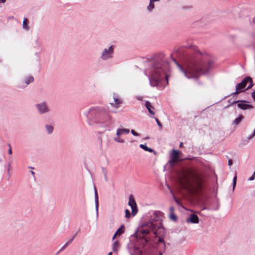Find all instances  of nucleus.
I'll list each match as a JSON object with an SVG mask.
<instances>
[{"mask_svg": "<svg viewBox=\"0 0 255 255\" xmlns=\"http://www.w3.org/2000/svg\"><path fill=\"white\" fill-rule=\"evenodd\" d=\"M128 205L130 206L131 208L132 214L135 215L137 212V208L135 201L132 195L129 196Z\"/></svg>", "mask_w": 255, "mask_h": 255, "instance_id": "6e6552de", "label": "nucleus"}, {"mask_svg": "<svg viewBox=\"0 0 255 255\" xmlns=\"http://www.w3.org/2000/svg\"><path fill=\"white\" fill-rule=\"evenodd\" d=\"M34 81V78L32 76H29L25 79V83L27 85L32 82Z\"/></svg>", "mask_w": 255, "mask_h": 255, "instance_id": "4be33fe9", "label": "nucleus"}, {"mask_svg": "<svg viewBox=\"0 0 255 255\" xmlns=\"http://www.w3.org/2000/svg\"><path fill=\"white\" fill-rule=\"evenodd\" d=\"M154 2L150 0L149 4L148 6L147 7L148 10L151 11V10H152L154 8Z\"/></svg>", "mask_w": 255, "mask_h": 255, "instance_id": "5701e85b", "label": "nucleus"}, {"mask_svg": "<svg viewBox=\"0 0 255 255\" xmlns=\"http://www.w3.org/2000/svg\"><path fill=\"white\" fill-rule=\"evenodd\" d=\"M247 103L249 102L246 100H237L234 101L231 103V105L238 103V108L243 110L254 108L253 106H252V105L247 104Z\"/></svg>", "mask_w": 255, "mask_h": 255, "instance_id": "423d86ee", "label": "nucleus"}, {"mask_svg": "<svg viewBox=\"0 0 255 255\" xmlns=\"http://www.w3.org/2000/svg\"><path fill=\"white\" fill-rule=\"evenodd\" d=\"M114 47V46L112 45L110 47L109 49H105L102 55V59H107L111 58L112 57Z\"/></svg>", "mask_w": 255, "mask_h": 255, "instance_id": "1a4fd4ad", "label": "nucleus"}, {"mask_svg": "<svg viewBox=\"0 0 255 255\" xmlns=\"http://www.w3.org/2000/svg\"><path fill=\"white\" fill-rule=\"evenodd\" d=\"M95 203H96V209H97V210H98V205H99V201H98V192H97L96 187H95Z\"/></svg>", "mask_w": 255, "mask_h": 255, "instance_id": "6ab92c4d", "label": "nucleus"}, {"mask_svg": "<svg viewBox=\"0 0 255 255\" xmlns=\"http://www.w3.org/2000/svg\"><path fill=\"white\" fill-rule=\"evenodd\" d=\"M252 98H253V99L254 100V101H255V91L254 92H253V93L252 94Z\"/></svg>", "mask_w": 255, "mask_h": 255, "instance_id": "f704fd0d", "label": "nucleus"}, {"mask_svg": "<svg viewBox=\"0 0 255 255\" xmlns=\"http://www.w3.org/2000/svg\"><path fill=\"white\" fill-rule=\"evenodd\" d=\"M172 59L185 76L189 79H198L213 68L211 56L200 51L195 45L181 47L175 50Z\"/></svg>", "mask_w": 255, "mask_h": 255, "instance_id": "f257e3e1", "label": "nucleus"}, {"mask_svg": "<svg viewBox=\"0 0 255 255\" xmlns=\"http://www.w3.org/2000/svg\"><path fill=\"white\" fill-rule=\"evenodd\" d=\"M246 79H244L241 83L237 84L236 86V91L232 93L233 96L237 95L241 92H244V88L247 86Z\"/></svg>", "mask_w": 255, "mask_h": 255, "instance_id": "0eeeda50", "label": "nucleus"}, {"mask_svg": "<svg viewBox=\"0 0 255 255\" xmlns=\"http://www.w3.org/2000/svg\"><path fill=\"white\" fill-rule=\"evenodd\" d=\"M170 218L173 221H176L177 220V217L174 212L170 213Z\"/></svg>", "mask_w": 255, "mask_h": 255, "instance_id": "393cba45", "label": "nucleus"}, {"mask_svg": "<svg viewBox=\"0 0 255 255\" xmlns=\"http://www.w3.org/2000/svg\"><path fill=\"white\" fill-rule=\"evenodd\" d=\"M125 232V226L124 225L121 226V227L116 232L113 239L114 240L117 236H120Z\"/></svg>", "mask_w": 255, "mask_h": 255, "instance_id": "ddd939ff", "label": "nucleus"}, {"mask_svg": "<svg viewBox=\"0 0 255 255\" xmlns=\"http://www.w3.org/2000/svg\"><path fill=\"white\" fill-rule=\"evenodd\" d=\"M145 106L150 114L152 115H155V112L153 111L154 110V108L152 106L151 104L149 102L146 101L145 102Z\"/></svg>", "mask_w": 255, "mask_h": 255, "instance_id": "f8f14e48", "label": "nucleus"}, {"mask_svg": "<svg viewBox=\"0 0 255 255\" xmlns=\"http://www.w3.org/2000/svg\"><path fill=\"white\" fill-rule=\"evenodd\" d=\"M170 213H173L174 211V208L173 207H171L169 209Z\"/></svg>", "mask_w": 255, "mask_h": 255, "instance_id": "e433bc0d", "label": "nucleus"}, {"mask_svg": "<svg viewBox=\"0 0 255 255\" xmlns=\"http://www.w3.org/2000/svg\"><path fill=\"white\" fill-rule=\"evenodd\" d=\"M244 118V116H243L241 115H240L237 118H236L235 120L233 121V124L236 125V126L238 125Z\"/></svg>", "mask_w": 255, "mask_h": 255, "instance_id": "dca6fc26", "label": "nucleus"}, {"mask_svg": "<svg viewBox=\"0 0 255 255\" xmlns=\"http://www.w3.org/2000/svg\"><path fill=\"white\" fill-rule=\"evenodd\" d=\"M37 107L40 113H43L48 111V108L45 103L37 104Z\"/></svg>", "mask_w": 255, "mask_h": 255, "instance_id": "9b49d317", "label": "nucleus"}, {"mask_svg": "<svg viewBox=\"0 0 255 255\" xmlns=\"http://www.w3.org/2000/svg\"><path fill=\"white\" fill-rule=\"evenodd\" d=\"M255 176H254V174H253V175L249 178V180L251 181L253 180L255 178Z\"/></svg>", "mask_w": 255, "mask_h": 255, "instance_id": "4c0bfd02", "label": "nucleus"}, {"mask_svg": "<svg viewBox=\"0 0 255 255\" xmlns=\"http://www.w3.org/2000/svg\"><path fill=\"white\" fill-rule=\"evenodd\" d=\"M114 99H115L116 107H118L119 105L122 103V101L121 100H120L118 98H114Z\"/></svg>", "mask_w": 255, "mask_h": 255, "instance_id": "bb28decb", "label": "nucleus"}, {"mask_svg": "<svg viewBox=\"0 0 255 255\" xmlns=\"http://www.w3.org/2000/svg\"><path fill=\"white\" fill-rule=\"evenodd\" d=\"M8 146H9V149H8V153H9V154H11V153H12V150H11V148L10 144H8Z\"/></svg>", "mask_w": 255, "mask_h": 255, "instance_id": "473e14b6", "label": "nucleus"}, {"mask_svg": "<svg viewBox=\"0 0 255 255\" xmlns=\"http://www.w3.org/2000/svg\"><path fill=\"white\" fill-rule=\"evenodd\" d=\"M245 79H246V81H247V84L249 82L250 83V84H249V86L248 87V88H247V90L250 89L251 88H252L253 85H254V84H253V80L252 79L251 77H247L246 78H245Z\"/></svg>", "mask_w": 255, "mask_h": 255, "instance_id": "a211bd4d", "label": "nucleus"}, {"mask_svg": "<svg viewBox=\"0 0 255 255\" xmlns=\"http://www.w3.org/2000/svg\"><path fill=\"white\" fill-rule=\"evenodd\" d=\"M155 121L158 125V126L161 129L162 128V126L160 122L159 121V120L157 118H155Z\"/></svg>", "mask_w": 255, "mask_h": 255, "instance_id": "c756f323", "label": "nucleus"}, {"mask_svg": "<svg viewBox=\"0 0 255 255\" xmlns=\"http://www.w3.org/2000/svg\"><path fill=\"white\" fill-rule=\"evenodd\" d=\"M253 174H254V176H255V172Z\"/></svg>", "mask_w": 255, "mask_h": 255, "instance_id": "c03bdc74", "label": "nucleus"}, {"mask_svg": "<svg viewBox=\"0 0 255 255\" xmlns=\"http://www.w3.org/2000/svg\"><path fill=\"white\" fill-rule=\"evenodd\" d=\"M139 147L142 149H144V150L149 151L150 152H152L153 151V150L152 149L148 147L144 144H140Z\"/></svg>", "mask_w": 255, "mask_h": 255, "instance_id": "aec40b11", "label": "nucleus"}, {"mask_svg": "<svg viewBox=\"0 0 255 255\" xmlns=\"http://www.w3.org/2000/svg\"><path fill=\"white\" fill-rule=\"evenodd\" d=\"M108 255H112V252L109 253Z\"/></svg>", "mask_w": 255, "mask_h": 255, "instance_id": "79ce46f5", "label": "nucleus"}, {"mask_svg": "<svg viewBox=\"0 0 255 255\" xmlns=\"http://www.w3.org/2000/svg\"><path fill=\"white\" fill-rule=\"evenodd\" d=\"M187 222H190L193 223H198L199 222V218L196 215H192L187 220Z\"/></svg>", "mask_w": 255, "mask_h": 255, "instance_id": "2eb2a0df", "label": "nucleus"}, {"mask_svg": "<svg viewBox=\"0 0 255 255\" xmlns=\"http://www.w3.org/2000/svg\"><path fill=\"white\" fill-rule=\"evenodd\" d=\"M254 136H252V135H250L248 138L249 139H251Z\"/></svg>", "mask_w": 255, "mask_h": 255, "instance_id": "a19ab883", "label": "nucleus"}, {"mask_svg": "<svg viewBox=\"0 0 255 255\" xmlns=\"http://www.w3.org/2000/svg\"><path fill=\"white\" fill-rule=\"evenodd\" d=\"M129 132V130L127 128H119L117 131V135L120 136L123 134H128Z\"/></svg>", "mask_w": 255, "mask_h": 255, "instance_id": "4468645a", "label": "nucleus"}, {"mask_svg": "<svg viewBox=\"0 0 255 255\" xmlns=\"http://www.w3.org/2000/svg\"><path fill=\"white\" fill-rule=\"evenodd\" d=\"M98 118L100 123L108 125L110 123L111 117L108 113L104 109H101L98 114Z\"/></svg>", "mask_w": 255, "mask_h": 255, "instance_id": "39448f33", "label": "nucleus"}, {"mask_svg": "<svg viewBox=\"0 0 255 255\" xmlns=\"http://www.w3.org/2000/svg\"><path fill=\"white\" fill-rule=\"evenodd\" d=\"M125 212H126V217L127 218H129L130 216V213L128 209H126Z\"/></svg>", "mask_w": 255, "mask_h": 255, "instance_id": "c85d7f7f", "label": "nucleus"}, {"mask_svg": "<svg viewBox=\"0 0 255 255\" xmlns=\"http://www.w3.org/2000/svg\"><path fill=\"white\" fill-rule=\"evenodd\" d=\"M237 183V176L235 175L233 180V190H234Z\"/></svg>", "mask_w": 255, "mask_h": 255, "instance_id": "cd10ccee", "label": "nucleus"}, {"mask_svg": "<svg viewBox=\"0 0 255 255\" xmlns=\"http://www.w3.org/2000/svg\"><path fill=\"white\" fill-rule=\"evenodd\" d=\"M179 147L180 148L181 147H183V143L182 142H181L180 144V145H179Z\"/></svg>", "mask_w": 255, "mask_h": 255, "instance_id": "58836bf2", "label": "nucleus"}, {"mask_svg": "<svg viewBox=\"0 0 255 255\" xmlns=\"http://www.w3.org/2000/svg\"><path fill=\"white\" fill-rule=\"evenodd\" d=\"M131 133H132L133 135H135V136H138V135H139V133H137V132H136L135 130H134L133 129H131Z\"/></svg>", "mask_w": 255, "mask_h": 255, "instance_id": "2f4dec72", "label": "nucleus"}, {"mask_svg": "<svg viewBox=\"0 0 255 255\" xmlns=\"http://www.w3.org/2000/svg\"><path fill=\"white\" fill-rule=\"evenodd\" d=\"M6 0H0V3H4Z\"/></svg>", "mask_w": 255, "mask_h": 255, "instance_id": "ea45409f", "label": "nucleus"}, {"mask_svg": "<svg viewBox=\"0 0 255 255\" xmlns=\"http://www.w3.org/2000/svg\"><path fill=\"white\" fill-rule=\"evenodd\" d=\"M163 214L161 212L154 211L149 221L141 227L136 237L137 248L142 249L148 245L161 246L162 249L159 250V255H162L165 249V231L162 225ZM144 251L141 250L140 253Z\"/></svg>", "mask_w": 255, "mask_h": 255, "instance_id": "f03ea898", "label": "nucleus"}, {"mask_svg": "<svg viewBox=\"0 0 255 255\" xmlns=\"http://www.w3.org/2000/svg\"><path fill=\"white\" fill-rule=\"evenodd\" d=\"M115 140L119 142H124V140L121 139L119 136H118V137L115 139Z\"/></svg>", "mask_w": 255, "mask_h": 255, "instance_id": "7c9ffc66", "label": "nucleus"}, {"mask_svg": "<svg viewBox=\"0 0 255 255\" xmlns=\"http://www.w3.org/2000/svg\"><path fill=\"white\" fill-rule=\"evenodd\" d=\"M179 151L173 150L172 154H171V159L170 161L171 163H176L179 161Z\"/></svg>", "mask_w": 255, "mask_h": 255, "instance_id": "9d476101", "label": "nucleus"}, {"mask_svg": "<svg viewBox=\"0 0 255 255\" xmlns=\"http://www.w3.org/2000/svg\"><path fill=\"white\" fill-rule=\"evenodd\" d=\"M176 176L180 186L190 195L194 196L201 192L203 186L202 182L200 180L196 183L194 182L193 180L197 179V176L191 168H184L178 171Z\"/></svg>", "mask_w": 255, "mask_h": 255, "instance_id": "20e7f679", "label": "nucleus"}, {"mask_svg": "<svg viewBox=\"0 0 255 255\" xmlns=\"http://www.w3.org/2000/svg\"><path fill=\"white\" fill-rule=\"evenodd\" d=\"M31 173H32L33 175H34V172L33 171H31Z\"/></svg>", "mask_w": 255, "mask_h": 255, "instance_id": "37998d69", "label": "nucleus"}, {"mask_svg": "<svg viewBox=\"0 0 255 255\" xmlns=\"http://www.w3.org/2000/svg\"><path fill=\"white\" fill-rule=\"evenodd\" d=\"M46 129H47V132L48 133H52L53 129V127L47 125L46 126Z\"/></svg>", "mask_w": 255, "mask_h": 255, "instance_id": "a878e982", "label": "nucleus"}, {"mask_svg": "<svg viewBox=\"0 0 255 255\" xmlns=\"http://www.w3.org/2000/svg\"><path fill=\"white\" fill-rule=\"evenodd\" d=\"M169 65L164 54L155 55L150 61V67L146 70L150 85L163 89L168 84Z\"/></svg>", "mask_w": 255, "mask_h": 255, "instance_id": "7ed1b4c3", "label": "nucleus"}, {"mask_svg": "<svg viewBox=\"0 0 255 255\" xmlns=\"http://www.w3.org/2000/svg\"><path fill=\"white\" fill-rule=\"evenodd\" d=\"M233 160L231 159L228 160V165L230 167L233 164Z\"/></svg>", "mask_w": 255, "mask_h": 255, "instance_id": "72a5a7b5", "label": "nucleus"}, {"mask_svg": "<svg viewBox=\"0 0 255 255\" xmlns=\"http://www.w3.org/2000/svg\"><path fill=\"white\" fill-rule=\"evenodd\" d=\"M120 247V243L118 241L114 242L113 245V250L115 252H117Z\"/></svg>", "mask_w": 255, "mask_h": 255, "instance_id": "f3484780", "label": "nucleus"}, {"mask_svg": "<svg viewBox=\"0 0 255 255\" xmlns=\"http://www.w3.org/2000/svg\"><path fill=\"white\" fill-rule=\"evenodd\" d=\"M76 235H75L70 241L67 242V243L62 248L61 250H64L69 244H70L75 238Z\"/></svg>", "mask_w": 255, "mask_h": 255, "instance_id": "b1692460", "label": "nucleus"}, {"mask_svg": "<svg viewBox=\"0 0 255 255\" xmlns=\"http://www.w3.org/2000/svg\"><path fill=\"white\" fill-rule=\"evenodd\" d=\"M28 20L27 18H24L23 19V28L25 29L26 30L29 29V26H28Z\"/></svg>", "mask_w": 255, "mask_h": 255, "instance_id": "412c9836", "label": "nucleus"}, {"mask_svg": "<svg viewBox=\"0 0 255 255\" xmlns=\"http://www.w3.org/2000/svg\"><path fill=\"white\" fill-rule=\"evenodd\" d=\"M174 199L177 204H178V205L180 204V201L176 197H174Z\"/></svg>", "mask_w": 255, "mask_h": 255, "instance_id": "c9c22d12", "label": "nucleus"}]
</instances>
